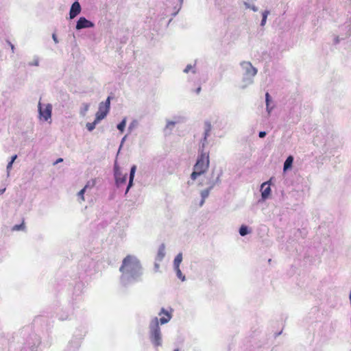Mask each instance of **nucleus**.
Returning <instances> with one entry per match:
<instances>
[{"instance_id":"f8f14e48","label":"nucleus","mask_w":351,"mask_h":351,"mask_svg":"<svg viewBox=\"0 0 351 351\" xmlns=\"http://www.w3.org/2000/svg\"><path fill=\"white\" fill-rule=\"evenodd\" d=\"M135 171H136V166L134 165V166L132 167L131 170H130L129 183H128V187H127L125 193L128 192L130 188L132 185Z\"/></svg>"},{"instance_id":"1a4fd4ad","label":"nucleus","mask_w":351,"mask_h":351,"mask_svg":"<svg viewBox=\"0 0 351 351\" xmlns=\"http://www.w3.org/2000/svg\"><path fill=\"white\" fill-rule=\"evenodd\" d=\"M115 181L117 186L125 184L127 180V174H123L119 171H115L114 173Z\"/></svg>"},{"instance_id":"393cba45","label":"nucleus","mask_w":351,"mask_h":351,"mask_svg":"<svg viewBox=\"0 0 351 351\" xmlns=\"http://www.w3.org/2000/svg\"><path fill=\"white\" fill-rule=\"evenodd\" d=\"M208 194H209V191H208V190H205V191H203L202 192V199H202V201H204V199L206 197H208ZM202 203H203V202H202Z\"/></svg>"},{"instance_id":"dca6fc26","label":"nucleus","mask_w":351,"mask_h":351,"mask_svg":"<svg viewBox=\"0 0 351 351\" xmlns=\"http://www.w3.org/2000/svg\"><path fill=\"white\" fill-rule=\"evenodd\" d=\"M88 188V184H86L85 186L78 193L77 195L79 198L80 199L81 202L84 201V193L86 190Z\"/></svg>"},{"instance_id":"5701e85b","label":"nucleus","mask_w":351,"mask_h":351,"mask_svg":"<svg viewBox=\"0 0 351 351\" xmlns=\"http://www.w3.org/2000/svg\"><path fill=\"white\" fill-rule=\"evenodd\" d=\"M265 99H266L267 108V110L269 112V101H270V96H269V94L268 93H267L265 94Z\"/></svg>"},{"instance_id":"f257e3e1","label":"nucleus","mask_w":351,"mask_h":351,"mask_svg":"<svg viewBox=\"0 0 351 351\" xmlns=\"http://www.w3.org/2000/svg\"><path fill=\"white\" fill-rule=\"evenodd\" d=\"M209 154L206 152H202L193 167V171L191 175V178L195 180L198 176L206 173L209 167Z\"/></svg>"},{"instance_id":"473e14b6","label":"nucleus","mask_w":351,"mask_h":351,"mask_svg":"<svg viewBox=\"0 0 351 351\" xmlns=\"http://www.w3.org/2000/svg\"><path fill=\"white\" fill-rule=\"evenodd\" d=\"M62 160H62V158H59V159H58V160H56V162H55V164H57V163H58V162H62Z\"/></svg>"},{"instance_id":"4c0bfd02","label":"nucleus","mask_w":351,"mask_h":351,"mask_svg":"<svg viewBox=\"0 0 351 351\" xmlns=\"http://www.w3.org/2000/svg\"><path fill=\"white\" fill-rule=\"evenodd\" d=\"M200 90H201V88H198L197 89V93H199L200 92Z\"/></svg>"},{"instance_id":"412c9836","label":"nucleus","mask_w":351,"mask_h":351,"mask_svg":"<svg viewBox=\"0 0 351 351\" xmlns=\"http://www.w3.org/2000/svg\"><path fill=\"white\" fill-rule=\"evenodd\" d=\"M125 127V121L123 120L121 123H119L117 125L118 130L123 132Z\"/></svg>"},{"instance_id":"a878e982","label":"nucleus","mask_w":351,"mask_h":351,"mask_svg":"<svg viewBox=\"0 0 351 351\" xmlns=\"http://www.w3.org/2000/svg\"><path fill=\"white\" fill-rule=\"evenodd\" d=\"M247 64L251 68V71H249L250 74H251L252 75H255L256 73V69L255 68L252 67V66L250 63H248Z\"/></svg>"},{"instance_id":"cd10ccee","label":"nucleus","mask_w":351,"mask_h":351,"mask_svg":"<svg viewBox=\"0 0 351 351\" xmlns=\"http://www.w3.org/2000/svg\"><path fill=\"white\" fill-rule=\"evenodd\" d=\"M258 136L260 138H263L266 136V132H260L258 134Z\"/></svg>"},{"instance_id":"6ab92c4d","label":"nucleus","mask_w":351,"mask_h":351,"mask_svg":"<svg viewBox=\"0 0 351 351\" xmlns=\"http://www.w3.org/2000/svg\"><path fill=\"white\" fill-rule=\"evenodd\" d=\"M174 269L176 272V275H177L178 278H180V280H182V281H184L185 280V277H184V276L182 275L180 267L174 268Z\"/></svg>"},{"instance_id":"e433bc0d","label":"nucleus","mask_w":351,"mask_h":351,"mask_svg":"<svg viewBox=\"0 0 351 351\" xmlns=\"http://www.w3.org/2000/svg\"><path fill=\"white\" fill-rule=\"evenodd\" d=\"M19 226H15L14 228H13V230H19Z\"/></svg>"},{"instance_id":"4468645a","label":"nucleus","mask_w":351,"mask_h":351,"mask_svg":"<svg viewBox=\"0 0 351 351\" xmlns=\"http://www.w3.org/2000/svg\"><path fill=\"white\" fill-rule=\"evenodd\" d=\"M212 126L210 123L206 122L205 123V133H204V141H206L208 136L209 135L210 132L211 131Z\"/></svg>"},{"instance_id":"39448f33","label":"nucleus","mask_w":351,"mask_h":351,"mask_svg":"<svg viewBox=\"0 0 351 351\" xmlns=\"http://www.w3.org/2000/svg\"><path fill=\"white\" fill-rule=\"evenodd\" d=\"M94 27V23L87 20L85 17H80L76 24V29L89 28Z\"/></svg>"},{"instance_id":"ddd939ff","label":"nucleus","mask_w":351,"mask_h":351,"mask_svg":"<svg viewBox=\"0 0 351 351\" xmlns=\"http://www.w3.org/2000/svg\"><path fill=\"white\" fill-rule=\"evenodd\" d=\"M182 261V254L179 253L175 258L173 261L174 268L180 267V265Z\"/></svg>"},{"instance_id":"9b49d317","label":"nucleus","mask_w":351,"mask_h":351,"mask_svg":"<svg viewBox=\"0 0 351 351\" xmlns=\"http://www.w3.org/2000/svg\"><path fill=\"white\" fill-rule=\"evenodd\" d=\"M165 256V245L162 243L158 250L157 255L156 256V261L160 262Z\"/></svg>"},{"instance_id":"c85d7f7f","label":"nucleus","mask_w":351,"mask_h":351,"mask_svg":"<svg viewBox=\"0 0 351 351\" xmlns=\"http://www.w3.org/2000/svg\"><path fill=\"white\" fill-rule=\"evenodd\" d=\"M52 38H53V40H54V42H55L56 43H58V38H57V36H56V34H53V35H52Z\"/></svg>"},{"instance_id":"423d86ee","label":"nucleus","mask_w":351,"mask_h":351,"mask_svg":"<svg viewBox=\"0 0 351 351\" xmlns=\"http://www.w3.org/2000/svg\"><path fill=\"white\" fill-rule=\"evenodd\" d=\"M109 110L105 108L104 106V102L100 103L99 106V110L96 113V119L97 121H100L106 117L107 114L108 113Z\"/></svg>"},{"instance_id":"7ed1b4c3","label":"nucleus","mask_w":351,"mask_h":351,"mask_svg":"<svg viewBox=\"0 0 351 351\" xmlns=\"http://www.w3.org/2000/svg\"><path fill=\"white\" fill-rule=\"evenodd\" d=\"M150 339L153 344L158 347L162 345L161 332L159 327V320L154 317L150 322Z\"/></svg>"},{"instance_id":"b1692460","label":"nucleus","mask_w":351,"mask_h":351,"mask_svg":"<svg viewBox=\"0 0 351 351\" xmlns=\"http://www.w3.org/2000/svg\"><path fill=\"white\" fill-rule=\"evenodd\" d=\"M88 109H89V104H84L83 110L82 111V115H85L86 112L88 110Z\"/></svg>"},{"instance_id":"f3484780","label":"nucleus","mask_w":351,"mask_h":351,"mask_svg":"<svg viewBox=\"0 0 351 351\" xmlns=\"http://www.w3.org/2000/svg\"><path fill=\"white\" fill-rule=\"evenodd\" d=\"M99 121H97V119L95 118V121L92 123H86V128L88 129V131H92L95 129L96 125L99 123Z\"/></svg>"},{"instance_id":"aec40b11","label":"nucleus","mask_w":351,"mask_h":351,"mask_svg":"<svg viewBox=\"0 0 351 351\" xmlns=\"http://www.w3.org/2000/svg\"><path fill=\"white\" fill-rule=\"evenodd\" d=\"M239 233L241 236H245L248 233L247 227L245 226H241L239 229Z\"/></svg>"},{"instance_id":"f704fd0d","label":"nucleus","mask_w":351,"mask_h":351,"mask_svg":"<svg viewBox=\"0 0 351 351\" xmlns=\"http://www.w3.org/2000/svg\"><path fill=\"white\" fill-rule=\"evenodd\" d=\"M155 267H156V269L158 270L159 269V264L156 263H155Z\"/></svg>"},{"instance_id":"7c9ffc66","label":"nucleus","mask_w":351,"mask_h":351,"mask_svg":"<svg viewBox=\"0 0 351 351\" xmlns=\"http://www.w3.org/2000/svg\"><path fill=\"white\" fill-rule=\"evenodd\" d=\"M12 164H13V162H12V161H10V162L8 164V165H7V169H8V170H9V169H10L12 168Z\"/></svg>"},{"instance_id":"2f4dec72","label":"nucleus","mask_w":351,"mask_h":351,"mask_svg":"<svg viewBox=\"0 0 351 351\" xmlns=\"http://www.w3.org/2000/svg\"><path fill=\"white\" fill-rule=\"evenodd\" d=\"M17 158V155H14L12 157V159L10 161H12V162H14V160H16V158Z\"/></svg>"},{"instance_id":"2eb2a0df","label":"nucleus","mask_w":351,"mask_h":351,"mask_svg":"<svg viewBox=\"0 0 351 351\" xmlns=\"http://www.w3.org/2000/svg\"><path fill=\"white\" fill-rule=\"evenodd\" d=\"M293 158L292 156H289L287 160H285L284 163V170L286 171L287 169H289L292 163H293Z\"/></svg>"},{"instance_id":"c756f323","label":"nucleus","mask_w":351,"mask_h":351,"mask_svg":"<svg viewBox=\"0 0 351 351\" xmlns=\"http://www.w3.org/2000/svg\"><path fill=\"white\" fill-rule=\"evenodd\" d=\"M191 65H188L184 70V72L185 73H188L189 71V70L191 69Z\"/></svg>"},{"instance_id":"9d476101","label":"nucleus","mask_w":351,"mask_h":351,"mask_svg":"<svg viewBox=\"0 0 351 351\" xmlns=\"http://www.w3.org/2000/svg\"><path fill=\"white\" fill-rule=\"evenodd\" d=\"M160 315H163L162 317L160 319V322L161 324H164L167 323L171 318V314L165 311L164 308H162L160 313H159Z\"/></svg>"},{"instance_id":"a211bd4d","label":"nucleus","mask_w":351,"mask_h":351,"mask_svg":"<svg viewBox=\"0 0 351 351\" xmlns=\"http://www.w3.org/2000/svg\"><path fill=\"white\" fill-rule=\"evenodd\" d=\"M269 14V12L268 10H265L263 12V19L261 21V25L264 26L266 23L267 18L268 14Z\"/></svg>"},{"instance_id":"4be33fe9","label":"nucleus","mask_w":351,"mask_h":351,"mask_svg":"<svg viewBox=\"0 0 351 351\" xmlns=\"http://www.w3.org/2000/svg\"><path fill=\"white\" fill-rule=\"evenodd\" d=\"M110 97H108V98L106 100V102L104 103V106L105 108L108 109L110 110Z\"/></svg>"},{"instance_id":"f03ea898","label":"nucleus","mask_w":351,"mask_h":351,"mask_svg":"<svg viewBox=\"0 0 351 351\" xmlns=\"http://www.w3.org/2000/svg\"><path fill=\"white\" fill-rule=\"evenodd\" d=\"M141 266L138 260L130 255L127 256L123 261L120 271L127 272L134 277L140 274Z\"/></svg>"},{"instance_id":"58836bf2","label":"nucleus","mask_w":351,"mask_h":351,"mask_svg":"<svg viewBox=\"0 0 351 351\" xmlns=\"http://www.w3.org/2000/svg\"><path fill=\"white\" fill-rule=\"evenodd\" d=\"M174 351H179V349L176 348V349L174 350Z\"/></svg>"},{"instance_id":"c9c22d12","label":"nucleus","mask_w":351,"mask_h":351,"mask_svg":"<svg viewBox=\"0 0 351 351\" xmlns=\"http://www.w3.org/2000/svg\"><path fill=\"white\" fill-rule=\"evenodd\" d=\"M173 125H174L173 122H169L168 124H167V126Z\"/></svg>"},{"instance_id":"6e6552de","label":"nucleus","mask_w":351,"mask_h":351,"mask_svg":"<svg viewBox=\"0 0 351 351\" xmlns=\"http://www.w3.org/2000/svg\"><path fill=\"white\" fill-rule=\"evenodd\" d=\"M81 12V6L78 1H75L70 9L69 16L70 19H74Z\"/></svg>"},{"instance_id":"0eeeda50","label":"nucleus","mask_w":351,"mask_h":351,"mask_svg":"<svg viewBox=\"0 0 351 351\" xmlns=\"http://www.w3.org/2000/svg\"><path fill=\"white\" fill-rule=\"evenodd\" d=\"M261 196L263 199H266L271 194L270 184L268 182H264L261 186Z\"/></svg>"},{"instance_id":"bb28decb","label":"nucleus","mask_w":351,"mask_h":351,"mask_svg":"<svg viewBox=\"0 0 351 351\" xmlns=\"http://www.w3.org/2000/svg\"><path fill=\"white\" fill-rule=\"evenodd\" d=\"M88 184V188H89V187H93V186H95V180H91V181H89V182H87V184Z\"/></svg>"},{"instance_id":"20e7f679","label":"nucleus","mask_w":351,"mask_h":351,"mask_svg":"<svg viewBox=\"0 0 351 351\" xmlns=\"http://www.w3.org/2000/svg\"><path fill=\"white\" fill-rule=\"evenodd\" d=\"M38 111L40 119H43L44 121H48L51 117L52 106L49 104L43 107L41 104H38Z\"/></svg>"},{"instance_id":"72a5a7b5","label":"nucleus","mask_w":351,"mask_h":351,"mask_svg":"<svg viewBox=\"0 0 351 351\" xmlns=\"http://www.w3.org/2000/svg\"><path fill=\"white\" fill-rule=\"evenodd\" d=\"M5 191V189H0V195H2Z\"/></svg>"}]
</instances>
